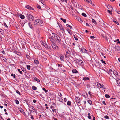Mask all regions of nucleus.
<instances>
[{
  "mask_svg": "<svg viewBox=\"0 0 120 120\" xmlns=\"http://www.w3.org/2000/svg\"><path fill=\"white\" fill-rule=\"evenodd\" d=\"M52 35L53 38L55 39L59 43H60L61 39L60 37L57 34L54 33H52Z\"/></svg>",
  "mask_w": 120,
  "mask_h": 120,
  "instance_id": "1",
  "label": "nucleus"
},
{
  "mask_svg": "<svg viewBox=\"0 0 120 120\" xmlns=\"http://www.w3.org/2000/svg\"><path fill=\"white\" fill-rule=\"evenodd\" d=\"M26 16L28 20L30 21H33L34 18L32 15L30 14H26Z\"/></svg>",
  "mask_w": 120,
  "mask_h": 120,
  "instance_id": "2",
  "label": "nucleus"
},
{
  "mask_svg": "<svg viewBox=\"0 0 120 120\" xmlns=\"http://www.w3.org/2000/svg\"><path fill=\"white\" fill-rule=\"evenodd\" d=\"M42 21L40 19H37L35 20V22L34 23V25L35 26L38 25H39L41 24Z\"/></svg>",
  "mask_w": 120,
  "mask_h": 120,
  "instance_id": "3",
  "label": "nucleus"
},
{
  "mask_svg": "<svg viewBox=\"0 0 120 120\" xmlns=\"http://www.w3.org/2000/svg\"><path fill=\"white\" fill-rule=\"evenodd\" d=\"M51 45L53 49L54 50H56L57 49H58L59 48L54 43L52 44Z\"/></svg>",
  "mask_w": 120,
  "mask_h": 120,
  "instance_id": "4",
  "label": "nucleus"
},
{
  "mask_svg": "<svg viewBox=\"0 0 120 120\" xmlns=\"http://www.w3.org/2000/svg\"><path fill=\"white\" fill-rule=\"evenodd\" d=\"M97 84L98 86L100 88H104L103 87V86H104L103 85H101V84L98 82H97Z\"/></svg>",
  "mask_w": 120,
  "mask_h": 120,
  "instance_id": "5",
  "label": "nucleus"
},
{
  "mask_svg": "<svg viewBox=\"0 0 120 120\" xmlns=\"http://www.w3.org/2000/svg\"><path fill=\"white\" fill-rule=\"evenodd\" d=\"M25 7L26 8L30 10H34L33 8L29 5H26L25 6Z\"/></svg>",
  "mask_w": 120,
  "mask_h": 120,
  "instance_id": "6",
  "label": "nucleus"
},
{
  "mask_svg": "<svg viewBox=\"0 0 120 120\" xmlns=\"http://www.w3.org/2000/svg\"><path fill=\"white\" fill-rule=\"evenodd\" d=\"M75 99L77 103H80V100L79 98V97H76Z\"/></svg>",
  "mask_w": 120,
  "mask_h": 120,
  "instance_id": "7",
  "label": "nucleus"
},
{
  "mask_svg": "<svg viewBox=\"0 0 120 120\" xmlns=\"http://www.w3.org/2000/svg\"><path fill=\"white\" fill-rule=\"evenodd\" d=\"M107 7L109 9H110L111 11H112L113 8L110 5H108L107 6Z\"/></svg>",
  "mask_w": 120,
  "mask_h": 120,
  "instance_id": "8",
  "label": "nucleus"
},
{
  "mask_svg": "<svg viewBox=\"0 0 120 120\" xmlns=\"http://www.w3.org/2000/svg\"><path fill=\"white\" fill-rule=\"evenodd\" d=\"M28 25L29 27L30 28H31V29H32L33 26L31 23V22H28Z\"/></svg>",
  "mask_w": 120,
  "mask_h": 120,
  "instance_id": "9",
  "label": "nucleus"
},
{
  "mask_svg": "<svg viewBox=\"0 0 120 120\" xmlns=\"http://www.w3.org/2000/svg\"><path fill=\"white\" fill-rule=\"evenodd\" d=\"M113 73L116 76V75H118V72L114 70L113 71Z\"/></svg>",
  "mask_w": 120,
  "mask_h": 120,
  "instance_id": "10",
  "label": "nucleus"
},
{
  "mask_svg": "<svg viewBox=\"0 0 120 120\" xmlns=\"http://www.w3.org/2000/svg\"><path fill=\"white\" fill-rule=\"evenodd\" d=\"M29 107L30 108H31V109H33V110H34L33 111V112H34V111L36 110V109L34 107L32 106H29Z\"/></svg>",
  "mask_w": 120,
  "mask_h": 120,
  "instance_id": "11",
  "label": "nucleus"
},
{
  "mask_svg": "<svg viewBox=\"0 0 120 120\" xmlns=\"http://www.w3.org/2000/svg\"><path fill=\"white\" fill-rule=\"evenodd\" d=\"M49 39H50L52 43V44L54 43V40L53 38L51 37H50L49 38Z\"/></svg>",
  "mask_w": 120,
  "mask_h": 120,
  "instance_id": "12",
  "label": "nucleus"
},
{
  "mask_svg": "<svg viewBox=\"0 0 120 120\" xmlns=\"http://www.w3.org/2000/svg\"><path fill=\"white\" fill-rule=\"evenodd\" d=\"M0 34L3 35L4 34V31L0 29Z\"/></svg>",
  "mask_w": 120,
  "mask_h": 120,
  "instance_id": "13",
  "label": "nucleus"
},
{
  "mask_svg": "<svg viewBox=\"0 0 120 120\" xmlns=\"http://www.w3.org/2000/svg\"><path fill=\"white\" fill-rule=\"evenodd\" d=\"M41 44L45 47H46L47 44L45 42H42Z\"/></svg>",
  "mask_w": 120,
  "mask_h": 120,
  "instance_id": "14",
  "label": "nucleus"
},
{
  "mask_svg": "<svg viewBox=\"0 0 120 120\" xmlns=\"http://www.w3.org/2000/svg\"><path fill=\"white\" fill-rule=\"evenodd\" d=\"M34 80L36 81H37L38 82H40V80L38 79L35 77H34Z\"/></svg>",
  "mask_w": 120,
  "mask_h": 120,
  "instance_id": "15",
  "label": "nucleus"
},
{
  "mask_svg": "<svg viewBox=\"0 0 120 120\" xmlns=\"http://www.w3.org/2000/svg\"><path fill=\"white\" fill-rule=\"evenodd\" d=\"M72 72L73 73H76L78 72V71L76 69H74L72 70Z\"/></svg>",
  "mask_w": 120,
  "mask_h": 120,
  "instance_id": "16",
  "label": "nucleus"
},
{
  "mask_svg": "<svg viewBox=\"0 0 120 120\" xmlns=\"http://www.w3.org/2000/svg\"><path fill=\"white\" fill-rule=\"evenodd\" d=\"M60 59L61 60L64 61V56H62L60 57Z\"/></svg>",
  "mask_w": 120,
  "mask_h": 120,
  "instance_id": "17",
  "label": "nucleus"
},
{
  "mask_svg": "<svg viewBox=\"0 0 120 120\" xmlns=\"http://www.w3.org/2000/svg\"><path fill=\"white\" fill-rule=\"evenodd\" d=\"M20 17L22 19H24L25 18V16H24L22 15V14H20Z\"/></svg>",
  "mask_w": 120,
  "mask_h": 120,
  "instance_id": "18",
  "label": "nucleus"
},
{
  "mask_svg": "<svg viewBox=\"0 0 120 120\" xmlns=\"http://www.w3.org/2000/svg\"><path fill=\"white\" fill-rule=\"evenodd\" d=\"M19 110L23 114L24 112L25 113L24 110L21 108H20L19 109Z\"/></svg>",
  "mask_w": 120,
  "mask_h": 120,
  "instance_id": "19",
  "label": "nucleus"
},
{
  "mask_svg": "<svg viewBox=\"0 0 120 120\" xmlns=\"http://www.w3.org/2000/svg\"><path fill=\"white\" fill-rule=\"evenodd\" d=\"M67 105L69 106H71V102L70 101H68L67 103Z\"/></svg>",
  "mask_w": 120,
  "mask_h": 120,
  "instance_id": "20",
  "label": "nucleus"
},
{
  "mask_svg": "<svg viewBox=\"0 0 120 120\" xmlns=\"http://www.w3.org/2000/svg\"><path fill=\"white\" fill-rule=\"evenodd\" d=\"M34 62L36 64H39V62L38 61V60H34Z\"/></svg>",
  "mask_w": 120,
  "mask_h": 120,
  "instance_id": "21",
  "label": "nucleus"
},
{
  "mask_svg": "<svg viewBox=\"0 0 120 120\" xmlns=\"http://www.w3.org/2000/svg\"><path fill=\"white\" fill-rule=\"evenodd\" d=\"M88 103L90 105H91L92 104V102L90 100H89L87 101Z\"/></svg>",
  "mask_w": 120,
  "mask_h": 120,
  "instance_id": "22",
  "label": "nucleus"
},
{
  "mask_svg": "<svg viewBox=\"0 0 120 120\" xmlns=\"http://www.w3.org/2000/svg\"><path fill=\"white\" fill-rule=\"evenodd\" d=\"M83 80H89V78L88 77H84L83 78Z\"/></svg>",
  "mask_w": 120,
  "mask_h": 120,
  "instance_id": "23",
  "label": "nucleus"
},
{
  "mask_svg": "<svg viewBox=\"0 0 120 120\" xmlns=\"http://www.w3.org/2000/svg\"><path fill=\"white\" fill-rule=\"evenodd\" d=\"M116 80L117 82V83L118 85L120 84V79H118V80L116 79Z\"/></svg>",
  "mask_w": 120,
  "mask_h": 120,
  "instance_id": "24",
  "label": "nucleus"
},
{
  "mask_svg": "<svg viewBox=\"0 0 120 120\" xmlns=\"http://www.w3.org/2000/svg\"><path fill=\"white\" fill-rule=\"evenodd\" d=\"M32 88L33 90H36L37 89V88L36 87H35L34 86H33L32 87Z\"/></svg>",
  "mask_w": 120,
  "mask_h": 120,
  "instance_id": "25",
  "label": "nucleus"
},
{
  "mask_svg": "<svg viewBox=\"0 0 120 120\" xmlns=\"http://www.w3.org/2000/svg\"><path fill=\"white\" fill-rule=\"evenodd\" d=\"M82 51H83V52L85 53H87V51L86 50V49H82Z\"/></svg>",
  "mask_w": 120,
  "mask_h": 120,
  "instance_id": "26",
  "label": "nucleus"
},
{
  "mask_svg": "<svg viewBox=\"0 0 120 120\" xmlns=\"http://www.w3.org/2000/svg\"><path fill=\"white\" fill-rule=\"evenodd\" d=\"M92 21L93 23H94L95 24H97V23L96 22V21L94 19H93L92 20Z\"/></svg>",
  "mask_w": 120,
  "mask_h": 120,
  "instance_id": "27",
  "label": "nucleus"
},
{
  "mask_svg": "<svg viewBox=\"0 0 120 120\" xmlns=\"http://www.w3.org/2000/svg\"><path fill=\"white\" fill-rule=\"evenodd\" d=\"M58 25L59 26L60 29V30H62V28H62V25L60 24H58Z\"/></svg>",
  "mask_w": 120,
  "mask_h": 120,
  "instance_id": "28",
  "label": "nucleus"
},
{
  "mask_svg": "<svg viewBox=\"0 0 120 120\" xmlns=\"http://www.w3.org/2000/svg\"><path fill=\"white\" fill-rule=\"evenodd\" d=\"M88 118L90 119L91 118V117L90 115V113L88 114Z\"/></svg>",
  "mask_w": 120,
  "mask_h": 120,
  "instance_id": "29",
  "label": "nucleus"
},
{
  "mask_svg": "<svg viewBox=\"0 0 120 120\" xmlns=\"http://www.w3.org/2000/svg\"><path fill=\"white\" fill-rule=\"evenodd\" d=\"M78 18L79 19H78V20L80 22H82V20L80 18H79V17H76V18Z\"/></svg>",
  "mask_w": 120,
  "mask_h": 120,
  "instance_id": "30",
  "label": "nucleus"
},
{
  "mask_svg": "<svg viewBox=\"0 0 120 120\" xmlns=\"http://www.w3.org/2000/svg\"><path fill=\"white\" fill-rule=\"evenodd\" d=\"M59 101L60 102H62V101L63 99L62 98L61 96H60L59 98Z\"/></svg>",
  "mask_w": 120,
  "mask_h": 120,
  "instance_id": "31",
  "label": "nucleus"
},
{
  "mask_svg": "<svg viewBox=\"0 0 120 120\" xmlns=\"http://www.w3.org/2000/svg\"><path fill=\"white\" fill-rule=\"evenodd\" d=\"M60 19L61 20L63 21V22H64V23L66 22V19H63L62 18H60Z\"/></svg>",
  "mask_w": 120,
  "mask_h": 120,
  "instance_id": "32",
  "label": "nucleus"
},
{
  "mask_svg": "<svg viewBox=\"0 0 120 120\" xmlns=\"http://www.w3.org/2000/svg\"><path fill=\"white\" fill-rule=\"evenodd\" d=\"M113 21L114 22H115V23H116V24L118 25H119V23L117 20H113Z\"/></svg>",
  "mask_w": 120,
  "mask_h": 120,
  "instance_id": "33",
  "label": "nucleus"
},
{
  "mask_svg": "<svg viewBox=\"0 0 120 120\" xmlns=\"http://www.w3.org/2000/svg\"><path fill=\"white\" fill-rule=\"evenodd\" d=\"M42 90L43 91H44L45 93L47 92L48 91L47 90H46L45 88H42Z\"/></svg>",
  "mask_w": 120,
  "mask_h": 120,
  "instance_id": "34",
  "label": "nucleus"
},
{
  "mask_svg": "<svg viewBox=\"0 0 120 120\" xmlns=\"http://www.w3.org/2000/svg\"><path fill=\"white\" fill-rule=\"evenodd\" d=\"M66 26L67 27H69L71 29H72V27L71 26L69 25L68 24H67Z\"/></svg>",
  "mask_w": 120,
  "mask_h": 120,
  "instance_id": "35",
  "label": "nucleus"
},
{
  "mask_svg": "<svg viewBox=\"0 0 120 120\" xmlns=\"http://www.w3.org/2000/svg\"><path fill=\"white\" fill-rule=\"evenodd\" d=\"M82 15L84 16L85 17H86L87 16V15L85 13H82Z\"/></svg>",
  "mask_w": 120,
  "mask_h": 120,
  "instance_id": "36",
  "label": "nucleus"
},
{
  "mask_svg": "<svg viewBox=\"0 0 120 120\" xmlns=\"http://www.w3.org/2000/svg\"><path fill=\"white\" fill-rule=\"evenodd\" d=\"M105 96L106 98H109L110 97L109 95L108 94H105Z\"/></svg>",
  "mask_w": 120,
  "mask_h": 120,
  "instance_id": "37",
  "label": "nucleus"
},
{
  "mask_svg": "<svg viewBox=\"0 0 120 120\" xmlns=\"http://www.w3.org/2000/svg\"><path fill=\"white\" fill-rule=\"evenodd\" d=\"M86 1H87L88 3H89L90 4H92V1L91 0H86Z\"/></svg>",
  "mask_w": 120,
  "mask_h": 120,
  "instance_id": "38",
  "label": "nucleus"
},
{
  "mask_svg": "<svg viewBox=\"0 0 120 120\" xmlns=\"http://www.w3.org/2000/svg\"><path fill=\"white\" fill-rule=\"evenodd\" d=\"M27 66V69L29 70H30V65H28Z\"/></svg>",
  "mask_w": 120,
  "mask_h": 120,
  "instance_id": "39",
  "label": "nucleus"
},
{
  "mask_svg": "<svg viewBox=\"0 0 120 120\" xmlns=\"http://www.w3.org/2000/svg\"><path fill=\"white\" fill-rule=\"evenodd\" d=\"M45 48H47V49H51V46H48V45H47V46L46 47H45Z\"/></svg>",
  "mask_w": 120,
  "mask_h": 120,
  "instance_id": "40",
  "label": "nucleus"
},
{
  "mask_svg": "<svg viewBox=\"0 0 120 120\" xmlns=\"http://www.w3.org/2000/svg\"><path fill=\"white\" fill-rule=\"evenodd\" d=\"M18 72H19L21 74H22V71H20V69H18Z\"/></svg>",
  "mask_w": 120,
  "mask_h": 120,
  "instance_id": "41",
  "label": "nucleus"
},
{
  "mask_svg": "<svg viewBox=\"0 0 120 120\" xmlns=\"http://www.w3.org/2000/svg\"><path fill=\"white\" fill-rule=\"evenodd\" d=\"M120 48V47L119 46H117L115 47V49H117V50H118Z\"/></svg>",
  "mask_w": 120,
  "mask_h": 120,
  "instance_id": "42",
  "label": "nucleus"
},
{
  "mask_svg": "<svg viewBox=\"0 0 120 120\" xmlns=\"http://www.w3.org/2000/svg\"><path fill=\"white\" fill-rule=\"evenodd\" d=\"M16 92L18 94H19V95H21V94L20 93V92L18 91L17 90H16Z\"/></svg>",
  "mask_w": 120,
  "mask_h": 120,
  "instance_id": "43",
  "label": "nucleus"
},
{
  "mask_svg": "<svg viewBox=\"0 0 120 120\" xmlns=\"http://www.w3.org/2000/svg\"><path fill=\"white\" fill-rule=\"evenodd\" d=\"M104 118H105V119H109V116H107V115H106L104 117Z\"/></svg>",
  "mask_w": 120,
  "mask_h": 120,
  "instance_id": "44",
  "label": "nucleus"
},
{
  "mask_svg": "<svg viewBox=\"0 0 120 120\" xmlns=\"http://www.w3.org/2000/svg\"><path fill=\"white\" fill-rule=\"evenodd\" d=\"M101 62L103 63H104L105 64H106V63L104 61H103V59H102L101 60Z\"/></svg>",
  "mask_w": 120,
  "mask_h": 120,
  "instance_id": "45",
  "label": "nucleus"
},
{
  "mask_svg": "<svg viewBox=\"0 0 120 120\" xmlns=\"http://www.w3.org/2000/svg\"><path fill=\"white\" fill-rule=\"evenodd\" d=\"M79 60L78 59H76L75 60V61L77 63H79Z\"/></svg>",
  "mask_w": 120,
  "mask_h": 120,
  "instance_id": "46",
  "label": "nucleus"
},
{
  "mask_svg": "<svg viewBox=\"0 0 120 120\" xmlns=\"http://www.w3.org/2000/svg\"><path fill=\"white\" fill-rule=\"evenodd\" d=\"M6 111H7L6 110V109H4V111H5V114L6 115H8V113L7 112H6Z\"/></svg>",
  "mask_w": 120,
  "mask_h": 120,
  "instance_id": "47",
  "label": "nucleus"
},
{
  "mask_svg": "<svg viewBox=\"0 0 120 120\" xmlns=\"http://www.w3.org/2000/svg\"><path fill=\"white\" fill-rule=\"evenodd\" d=\"M86 86L87 88H90V85L89 84H87Z\"/></svg>",
  "mask_w": 120,
  "mask_h": 120,
  "instance_id": "48",
  "label": "nucleus"
},
{
  "mask_svg": "<svg viewBox=\"0 0 120 120\" xmlns=\"http://www.w3.org/2000/svg\"><path fill=\"white\" fill-rule=\"evenodd\" d=\"M4 24L5 26L7 28H8V26L6 25V24L5 22H4Z\"/></svg>",
  "mask_w": 120,
  "mask_h": 120,
  "instance_id": "49",
  "label": "nucleus"
},
{
  "mask_svg": "<svg viewBox=\"0 0 120 120\" xmlns=\"http://www.w3.org/2000/svg\"><path fill=\"white\" fill-rule=\"evenodd\" d=\"M3 60L4 62H6L7 60L6 59V58H4L3 59Z\"/></svg>",
  "mask_w": 120,
  "mask_h": 120,
  "instance_id": "50",
  "label": "nucleus"
},
{
  "mask_svg": "<svg viewBox=\"0 0 120 120\" xmlns=\"http://www.w3.org/2000/svg\"><path fill=\"white\" fill-rule=\"evenodd\" d=\"M73 36L74 37V38L76 40H78V39L77 38H76L75 36V35H73Z\"/></svg>",
  "mask_w": 120,
  "mask_h": 120,
  "instance_id": "51",
  "label": "nucleus"
},
{
  "mask_svg": "<svg viewBox=\"0 0 120 120\" xmlns=\"http://www.w3.org/2000/svg\"><path fill=\"white\" fill-rule=\"evenodd\" d=\"M79 63H80L81 64H82L83 63V61L81 60H79Z\"/></svg>",
  "mask_w": 120,
  "mask_h": 120,
  "instance_id": "52",
  "label": "nucleus"
},
{
  "mask_svg": "<svg viewBox=\"0 0 120 120\" xmlns=\"http://www.w3.org/2000/svg\"><path fill=\"white\" fill-rule=\"evenodd\" d=\"M37 7L39 9H41V6L38 5H37Z\"/></svg>",
  "mask_w": 120,
  "mask_h": 120,
  "instance_id": "53",
  "label": "nucleus"
},
{
  "mask_svg": "<svg viewBox=\"0 0 120 120\" xmlns=\"http://www.w3.org/2000/svg\"><path fill=\"white\" fill-rule=\"evenodd\" d=\"M0 120H4L2 116L0 115Z\"/></svg>",
  "mask_w": 120,
  "mask_h": 120,
  "instance_id": "54",
  "label": "nucleus"
},
{
  "mask_svg": "<svg viewBox=\"0 0 120 120\" xmlns=\"http://www.w3.org/2000/svg\"><path fill=\"white\" fill-rule=\"evenodd\" d=\"M107 11L109 13L111 14H112V11H110L109 10H107Z\"/></svg>",
  "mask_w": 120,
  "mask_h": 120,
  "instance_id": "55",
  "label": "nucleus"
},
{
  "mask_svg": "<svg viewBox=\"0 0 120 120\" xmlns=\"http://www.w3.org/2000/svg\"><path fill=\"white\" fill-rule=\"evenodd\" d=\"M52 110L53 112H56V109H52Z\"/></svg>",
  "mask_w": 120,
  "mask_h": 120,
  "instance_id": "56",
  "label": "nucleus"
},
{
  "mask_svg": "<svg viewBox=\"0 0 120 120\" xmlns=\"http://www.w3.org/2000/svg\"><path fill=\"white\" fill-rule=\"evenodd\" d=\"M16 104H18L19 103V102L18 101V100H16Z\"/></svg>",
  "mask_w": 120,
  "mask_h": 120,
  "instance_id": "57",
  "label": "nucleus"
},
{
  "mask_svg": "<svg viewBox=\"0 0 120 120\" xmlns=\"http://www.w3.org/2000/svg\"><path fill=\"white\" fill-rule=\"evenodd\" d=\"M1 52H2V53L3 54H5V51L4 50L2 51Z\"/></svg>",
  "mask_w": 120,
  "mask_h": 120,
  "instance_id": "58",
  "label": "nucleus"
},
{
  "mask_svg": "<svg viewBox=\"0 0 120 120\" xmlns=\"http://www.w3.org/2000/svg\"><path fill=\"white\" fill-rule=\"evenodd\" d=\"M102 103L104 104L105 105H106L105 102L104 101H102Z\"/></svg>",
  "mask_w": 120,
  "mask_h": 120,
  "instance_id": "59",
  "label": "nucleus"
},
{
  "mask_svg": "<svg viewBox=\"0 0 120 120\" xmlns=\"http://www.w3.org/2000/svg\"><path fill=\"white\" fill-rule=\"evenodd\" d=\"M90 38L91 39H94L95 38V37L94 36H91Z\"/></svg>",
  "mask_w": 120,
  "mask_h": 120,
  "instance_id": "60",
  "label": "nucleus"
},
{
  "mask_svg": "<svg viewBox=\"0 0 120 120\" xmlns=\"http://www.w3.org/2000/svg\"><path fill=\"white\" fill-rule=\"evenodd\" d=\"M86 25L88 26H90V25H89V24H88V23H86Z\"/></svg>",
  "mask_w": 120,
  "mask_h": 120,
  "instance_id": "61",
  "label": "nucleus"
},
{
  "mask_svg": "<svg viewBox=\"0 0 120 120\" xmlns=\"http://www.w3.org/2000/svg\"><path fill=\"white\" fill-rule=\"evenodd\" d=\"M58 66L59 67H62V65L61 64H58Z\"/></svg>",
  "mask_w": 120,
  "mask_h": 120,
  "instance_id": "62",
  "label": "nucleus"
},
{
  "mask_svg": "<svg viewBox=\"0 0 120 120\" xmlns=\"http://www.w3.org/2000/svg\"><path fill=\"white\" fill-rule=\"evenodd\" d=\"M67 99L66 98H64V101L65 102H66L67 101Z\"/></svg>",
  "mask_w": 120,
  "mask_h": 120,
  "instance_id": "63",
  "label": "nucleus"
},
{
  "mask_svg": "<svg viewBox=\"0 0 120 120\" xmlns=\"http://www.w3.org/2000/svg\"><path fill=\"white\" fill-rule=\"evenodd\" d=\"M88 94L90 96H91L92 95V94H91V92L90 91H89L88 92Z\"/></svg>",
  "mask_w": 120,
  "mask_h": 120,
  "instance_id": "64",
  "label": "nucleus"
}]
</instances>
